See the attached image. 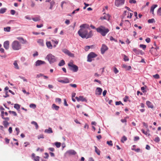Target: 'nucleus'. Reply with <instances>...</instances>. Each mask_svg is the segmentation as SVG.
I'll return each mask as SVG.
<instances>
[{
    "label": "nucleus",
    "instance_id": "nucleus-26",
    "mask_svg": "<svg viewBox=\"0 0 161 161\" xmlns=\"http://www.w3.org/2000/svg\"><path fill=\"white\" fill-rule=\"evenodd\" d=\"M95 151L98 155H100V150L97 148V147L95 146Z\"/></svg>",
    "mask_w": 161,
    "mask_h": 161
},
{
    "label": "nucleus",
    "instance_id": "nucleus-12",
    "mask_svg": "<svg viewBox=\"0 0 161 161\" xmlns=\"http://www.w3.org/2000/svg\"><path fill=\"white\" fill-rule=\"evenodd\" d=\"M76 153L73 150H70L67 151L65 154L68 155H74L76 154Z\"/></svg>",
    "mask_w": 161,
    "mask_h": 161
},
{
    "label": "nucleus",
    "instance_id": "nucleus-58",
    "mask_svg": "<svg viewBox=\"0 0 161 161\" xmlns=\"http://www.w3.org/2000/svg\"><path fill=\"white\" fill-rule=\"evenodd\" d=\"M129 3H136V1H135V0H130L129 1Z\"/></svg>",
    "mask_w": 161,
    "mask_h": 161
},
{
    "label": "nucleus",
    "instance_id": "nucleus-64",
    "mask_svg": "<svg viewBox=\"0 0 161 161\" xmlns=\"http://www.w3.org/2000/svg\"><path fill=\"white\" fill-rule=\"evenodd\" d=\"M146 41L148 43L150 42V39L149 38H147L146 39Z\"/></svg>",
    "mask_w": 161,
    "mask_h": 161
},
{
    "label": "nucleus",
    "instance_id": "nucleus-18",
    "mask_svg": "<svg viewBox=\"0 0 161 161\" xmlns=\"http://www.w3.org/2000/svg\"><path fill=\"white\" fill-rule=\"evenodd\" d=\"M133 51L136 55L139 54L142 52L141 50L136 48L133 49Z\"/></svg>",
    "mask_w": 161,
    "mask_h": 161
},
{
    "label": "nucleus",
    "instance_id": "nucleus-11",
    "mask_svg": "<svg viewBox=\"0 0 161 161\" xmlns=\"http://www.w3.org/2000/svg\"><path fill=\"white\" fill-rule=\"evenodd\" d=\"M45 61L41 60H37L35 64V66H40L42 65L45 64Z\"/></svg>",
    "mask_w": 161,
    "mask_h": 161
},
{
    "label": "nucleus",
    "instance_id": "nucleus-56",
    "mask_svg": "<svg viewBox=\"0 0 161 161\" xmlns=\"http://www.w3.org/2000/svg\"><path fill=\"white\" fill-rule=\"evenodd\" d=\"M15 130L17 131L16 135H18L19 132V128H15Z\"/></svg>",
    "mask_w": 161,
    "mask_h": 161
},
{
    "label": "nucleus",
    "instance_id": "nucleus-27",
    "mask_svg": "<svg viewBox=\"0 0 161 161\" xmlns=\"http://www.w3.org/2000/svg\"><path fill=\"white\" fill-rule=\"evenodd\" d=\"M65 64V62L64 60H62L58 64V65L60 66H61L64 65Z\"/></svg>",
    "mask_w": 161,
    "mask_h": 161
},
{
    "label": "nucleus",
    "instance_id": "nucleus-4",
    "mask_svg": "<svg viewBox=\"0 0 161 161\" xmlns=\"http://www.w3.org/2000/svg\"><path fill=\"white\" fill-rule=\"evenodd\" d=\"M68 66L69 69L74 72H76L78 70V68L77 66L73 64L72 62H70L68 64Z\"/></svg>",
    "mask_w": 161,
    "mask_h": 161
},
{
    "label": "nucleus",
    "instance_id": "nucleus-48",
    "mask_svg": "<svg viewBox=\"0 0 161 161\" xmlns=\"http://www.w3.org/2000/svg\"><path fill=\"white\" fill-rule=\"evenodd\" d=\"M39 158H40L39 156H37L35 157V158H33V159L35 161H39Z\"/></svg>",
    "mask_w": 161,
    "mask_h": 161
},
{
    "label": "nucleus",
    "instance_id": "nucleus-53",
    "mask_svg": "<svg viewBox=\"0 0 161 161\" xmlns=\"http://www.w3.org/2000/svg\"><path fill=\"white\" fill-rule=\"evenodd\" d=\"M61 99L59 98H57L56 99V101L60 103L61 102Z\"/></svg>",
    "mask_w": 161,
    "mask_h": 161
},
{
    "label": "nucleus",
    "instance_id": "nucleus-37",
    "mask_svg": "<svg viewBox=\"0 0 161 161\" xmlns=\"http://www.w3.org/2000/svg\"><path fill=\"white\" fill-rule=\"evenodd\" d=\"M4 29L5 31L9 32L10 31V27H7L4 28Z\"/></svg>",
    "mask_w": 161,
    "mask_h": 161
},
{
    "label": "nucleus",
    "instance_id": "nucleus-19",
    "mask_svg": "<svg viewBox=\"0 0 161 161\" xmlns=\"http://www.w3.org/2000/svg\"><path fill=\"white\" fill-rule=\"evenodd\" d=\"M157 7V4H155L152 6L150 9V12L152 13V14L154 15V9Z\"/></svg>",
    "mask_w": 161,
    "mask_h": 161
},
{
    "label": "nucleus",
    "instance_id": "nucleus-45",
    "mask_svg": "<svg viewBox=\"0 0 161 161\" xmlns=\"http://www.w3.org/2000/svg\"><path fill=\"white\" fill-rule=\"evenodd\" d=\"M140 47L141 48H143V49H145L146 48V46L145 45L140 44Z\"/></svg>",
    "mask_w": 161,
    "mask_h": 161
},
{
    "label": "nucleus",
    "instance_id": "nucleus-33",
    "mask_svg": "<svg viewBox=\"0 0 161 161\" xmlns=\"http://www.w3.org/2000/svg\"><path fill=\"white\" fill-rule=\"evenodd\" d=\"M55 3V2L54 1H53L50 3V6L49 8L50 9H52L53 8V7Z\"/></svg>",
    "mask_w": 161,
    "mask_h": 161
},
{
    "label": "nucleus",
    "instance_id": "nucleus-44",
    "mask_svg": "<svg viewBox=\"0 0 161 161\" xmlns=\"http://www.w3.org/2000/svg\"><path fill=\"white\" fill-rule=\"evenodd\" d=\"M153 77L156 79H158L159 78V76L158 74L153 75Z\"/></svg>",
    "mask_w": 161,
    "mask_h": 161
},
{
    "label": "nucleus",
    "instance_id": "nucleus-13",
    "mask_svg": "<svg viewBox=\"0 0 161 161\" xmlns=\"http://www.w3.org/2000/svg\"><path fill=\"white\" fill-rule=\"evenodd\" d=\"M102 88L100 87H97L95 91V94L96 95H101L102 92Z\"/></svg>",
    "mask_w": 161,
    "mask_h": 161
},
{
    "label": "nucleus",
    "instance_id": "nucleus-59",
    "mask_svg": "<svg viewBox=\"0 0 161 161\" xmlns=\"http://www.w3.org/2000/svg\"><path fill=\"white\" fill-rule=\"evenodd\" d=\"M57 81L59 82H61V83H64V81H63V80H60V79L59 78H58L57 79Z\"/></svg>",
    "mask_w": 161,
    "mask_h": 161
},
{
    "label": "nucleus",
    "instance_id": "nucleus-20",
    "mask_svg": "<svg viewBox=\"0 0 161 161\" xmlns=\"http://www.w3.org/2000/svg\"><path fill=\"white\" fill-rule=\"evenodd\" d=\"M146 104L148 108H153V105L152 103L150 101H147L146 102Z\"/></svg>",
    "mask_w": 161,
    "mask_h": 161
},
{
    "label": "nucleus",
    "instance_id": "nucleus-5",
    "mask_svg": "<svg viewBox=\"0 0 161 161\" xmlns=\"http://www.w3.org/2000/svg\"><path fill=\"white\" fill-rule=\"evenodd\" d=\"M46 58L50 64L53 63L56 61V58L51 54H48L46 57Z\"/></svg>",
    "mask_w": 161,
    "mask_h": 161
},
{
    "label": "nucleus",
    "instance_id": "nucleus-15",
    "mask_svg": "<svg viewBox=\"0 0 161 161\" xmlns=\"http://www.w3.org/2000/svg\"><path fill=\"white\" fill-rule=\"evenodd\" d=\"M46 45L47 47L49 49H52L53 47L50 41H47L46 42Z\"/></svg>",
    "mask_w": 161,
    "mask_h": 161
},
{
    "label": "nucleus",
    "instance_id": "nucleus-34",
    "mask_svg": "<svg viewBox=\"0 0 161 161\" xmlns=\"http://www.w3.org/2000/svg\"><path fill=\"white\" fill-rule=\"evenodd\" d=\"M55 144L57 147L59 148L60 147L61 143L59 142H56L55 143Z\"/></svg>",
    "mask_w": 161,
    "mask_h": 161
},
{
    "label": "nucleus",
    "instance_id": "nucleus-57",
    "mask_svg": "<svg viewBox=\"0 0 161 161\" xmlns=\"http://www.w3.org/2000/svg\"><path fill=\"white\" fill-rule=\"evenodd\" d=\"M43 76V75L42 74H38L36 75V78H39L40 77Z\"/></svg>",
    "mask_w": 161,
    "mask_h": 161
},
{
    "label": "nucleus",
    "instance_id": "nucleus-29",
    "mask_svg": "<svg viewBox=\"0 0 161 161\" xmlns=\"http://www.w3.org/2000/svg\"><path fill=\"white\" fill-rule=\"evenodd\" d=\"M31 123L32 124L34 125L35 126L36 129H38L39 127L37 123L36 122L34 121H33L31 122Z\"/></svg>",
    "mask_w": 161,
    "mask_h": 161
},
{
    "label": "nucleus",
    "instance_id": "nucleus-2",
    "mask_svg": "<svg viewBox=\"0 0 161 161\" xmlns=\"http://www.w3.org/2000/svg\"><path fill=\"white\" fill-rule=\"evenodd\" d=\"M97 31L100 33L103 36H104L108 33L109 30L108 29L105 28L104 27L101 26L96 29Z\"/></svg>",
    "mask_w": 161,
    "mask_h": 161
},
{
    "label": "nucleus",
    "instance_id": "nucleus-25",
    "mask_svg": "<svg viewBox=\"0 0 161 161\" xmlns=\"http://www.w3.org/2000/svg\"><path fill=\"white\" fill-rule=\"evenodd\" d=\"M52 108H54L56 110H58L59 107L58 106L56 105L55 104H53L52 105Z\"/></svg>",
    "mask_w": 161,
    "mask_h": 161
},
{
    "label": "nucleus",
    "instance_id": "nucleus-62",
    "mask_svg": "<svg viewBox=\"0 0 161 161\" xmlns=\"http://www.w3.org/2000/svg\"><path fill=\"white\" fill-rule=\"evenodd\" d=\"M132 150H135V151H136V152H139L140 151V150L139 148H137L136 149H133V148H132Z\"/></svg>",
    "mask_w": 161,
    "mask_h": 161
},
{
    "label": "nucleus",
    "instance_id": "nucleus-46",
    "mask_svg": "<svg viewBox=\"0 0 161 161\" xmlns=\"http://www.w3.org/2000/svg\"><path fill=\"white\" fill-rule=\"evenodd\" d=\"M154 141L155 142H158L160 141V139L159 137L157 136V137H155V139L154 140Z\"/></svg>",
    "mask_w": 161,
    "mask_h": 161
},
{
    "label": "nucleus",
    "instance_id": "nucleus-7",
    "mask_svg": "<svg viewBox=\"0 0 161 161\" xmlns=\"http://www.w3.org/2000/svg\"><path fill=\"white\" fill-rule=\"evenodd\" d=\"M125 0H115V5L117 7H119L124 4Z\"/></svg>",
    "mask_w": 161,
    "mask_h": 161
},
{
    "label": "nucleus",
    "instance_id": "nucleus-31",
    "mask_svg": "<svg viewBox=\"0 0 161 161\" xmlns=\"http://www.w3.org/2000/svg\"><path fill=\"white\" fill-rule=\"evenodd\" d=\"M63 81L64 83H67L69 82V81L67 78H64Z\"/></svg>",
    "mask_w": 161,
    "mask_h": 161
},
{
    "label": "nucleus",
    "instance_id": "nucleus-10",
    "mask_svg": "<svg viewBox=\"0 0 161 161\" xmlns=\"http://www.w3.org/2000/svg\"><path fill=\"white\" fill-rule=\"evenodd\" d=\"M108 49V48L105 44H103L102 47L101 48V53L102 54H103L106 51H107Z\"/></svg>",
    "mask_w": 161,
    "mask_h": 161
},
{
    "label": "nucleus",
    "instance_id": "nucleus-55",
    "mask_svg": "<svg viewBox=\"0 0 161 161\" xmlns=\"http://www.w3.org/2000/svg\"><path fill=\"white\" fill-rule=\"evenodd\" d=\"M15 11L14 10H11L10 11V13L12 15H14L15 14Z\"/></svg>",
    "mask_w": 161,
    "mask_h": 161
},
{
    "label": "nucleus",
    "instance_id": "nucleus-8",
    "mask_svg": "<svg viewBox=\"0 0 161 161\" xmlns=\"http://www.w3.org/2000/svg\"><path fill=\"white\" fill-rule=\"evenodd\" d=\"M150 51L152 54L154 56H157L159 54L157 50L154 49V47H152Z\"/></svg>",
    "mask_w": 161,
    "mask_h": 161
},
{
    "label": "nucleus",
    "instance_id": "nucleus-36",
    "mask_svg": "<svg viewBox=\"0 0 161 161\" xmlns=\"http://www.w3.org/2000/svg\"><path fill=\"white\" fill-rule=\"evenodd\" d=\"M9 113L10 114H12L14 115L15 116H16L17 115V114L16 112L14 111H8Z\"/></svg>",
    "mask_w": 161,
    "mask_h": 161
},
{
    "label": "nucleus",
    "instance_id": "nucleus-35",
    "mask_svg": "<svg viewBox=\"0 0 161 161\" xmlns=\"http://www.w3.org/2000/svg\"><path fill=\"white\" fill-rule=\"evenodd\" d=\"M62 51L63 52H64V53L66 54H67L68 55V53L69 52V51L66 49H64L62 50Z\"/></svg>",
    "mask_w": 161,
    "mask_h": 161
},
{
    "label": "nucleus",
    "instance_id": "nucleus-1",
    "mask_svg": "<svg viewBox=\"0 0 161 161\" xmlns=\"http://www.w3.org/2000/svg\"><path fill=\"white\" fill-rule=\"evenodd\" d=\"M78 31V33L79 36L82 38L88 39L90 38L93 36V31H90L89 32L88 29H90L88 25L85 24L81 25Z\"/></svg>",
    "mask_w": 161,
    "mask_h": 161
},
{
    "label": "nucleus",
    "instance_id": "nucleus-49",
    "mask_svg": "<svg viewBox=\"0 0 161 161\" xmlns=\"http://www.w3.org/2000/svg\"><path fill=\"white\" fill-rule=\"evenodd\" d=\"M124 60L125 61H128L129 59L127 56H126L125 55H124Z\"/></svg>",
    "mask_w": 161,
    "mask_h": 161
},
{
    "label": "nucleus",
    "instance_id": "nucleus-51",
    "mask_svg": "<svg viewBox=\"0 0 161 161\" xmlns=\"http://www.w3.org/2000/svg\"><path fill=\"white\" fill-rule=\"evenodd\" d=\"M8 91H5L6 95L5 96H3V97L5 98L8 97L9 96V95H8Z\"/></svg>",
    "mask_w": 161,
    "mask_h": 161
},
{
    "label": "nucleus",
    "instance_id": "nucleus-24",
    "mask_svg": "<svg viewBox=\"0 0 161 161\" xmlns=\"http://www.w3.org/2000/svg\"><path fill=\"white\" fill-rule=\"evenodd\" d=\"M7 9L6 8H2L0 9V14H3L6 12Z\"/></svg>",
    "mask_w": 161,
    "mask_h": 161
},
{
    "label": "nucleus",
    "instance_id": "nucleus-32",
    "mask_svg": "<svg viewBox=\"0 0 161 161\" xmlns=\"http://www.w3.org/2000/svg\"><path fill=\"white\" fill-rule=\"evenodd\" d=\"M127 140V138L125 136H123L121 140V142L122 143H124L125 141Z\"/></svg>",
    "mask_w": 161,
    "mask_h": 161
},
{
    "label": "nucleus",
    "instance_id": "nucleus-42",
    "mask_svg": "<svg viewBox=\"0 0 161 161\" xmlns=\"http://www.w3.org/2000/svg\"><path fill=\"white\" fill-rule=\"evenodd\" d=\"M107 144L109 145V146H113V143H112V142L111 141H108L107 142Z\"/></svg>",
    "mask_w": 161,
    "mask_h": 161
},
{
    "label": "nucleus",
    "instance_id": "nucleus-9",
    "mask_svg": "<svg viewBox=\"0 0 161 161\" xmlns=\"http://www.w3.org/2000/svg\"><path fill=\"white\" fill-rule=\"evenodd\" d=\"M75 98L78 102L81 101L82 102H86L87 101V100L86 98L84 97L83 96H80L79 97H76Z\"/></svg>",
    "mask_w": 161,
    "mask_h": 161
},
{
    "label": "nucleus",
    "instance_id": "nucleus-43",
    "mask_svg": "<svg viewBox=\"0 0 161 161\" xmlns=\"http://www.w3.org/2000/svg\"><path fill=\"white\" fill-rule=\"evenodd\" d=\"M30 107L31 108H35L36 107V105L34 104H31L30 105Z\"/></svg>",
    "mask_w": 161,
    "mask_h": 161
},
{
    "label": "nucleus",
    "instance_id": "nucleus-22",
    "mask_svg": "<svg viewBox=\"0 0 161 161\" xmlns=\"http://www.w3.org/2000/svg\"><path fill=\"white\" fill-rule=\"evenodd\" d=\"M14 65V68L17 69H19V67L18 66V64L17 63V61H15L13 64Z\"/></svg>",
    "mask_w": 161,
    "mask_h": 161
},
{
    "label": "nucleus",
    "instance_id": "nucleus-47",
    "mask_svg": "<svg viewBox=\"0 0 161 161\" xmlns=\"http://www.w3.org/2000/svg\"><path fill=\"white\" fill-rule=\"evenodd\" d=\"M114 72L115 74H116L119 72V70L116 68H114Z\"/></svg>",
    "mask_w": 161,
    "mask_h": 161
},
{
    "label": "nucleus",
    "instance_id": "nucleus-28",
    "mask_svg": "<svg viewBox=\"0 0 161 161\" xmlns=\"http://www.w3.org/2000/svg\"><path fill=\"white\" fill-rule=\"evenodd\" d=\"M3 125L5 127H7L9 125V123L8 122H7L6 121H4L3 122Z\"/></svg>",
    "mask_w": 161,
    "mask_h": 161
},
{
    "label": "nucleus",
    "instance_id": "nucleus-60",
    "mask_svg": "<svg viewBox=\"0 0 161 161\" xmlns=\"http://www.w3.org/2000/svg\"><path fill=\"white\" fill-rule=\"evenodd\" d=\"M121 121L122 123H126L127 122V120L126 119V118H125L124 119H121Z\"/></svg>",
    "mask_w": 161,
    "mask_h": 161
},
{
    "label": "nucleus",
    "instance_id": "nucleus-14",
    "mask_svg": "<svg viewBox=\"0 0 161 161\" xmlns=\"http://www.w3.org/2000/svg\"><path fill=\"white\" fill-rule=\"evenodd\" d=\"M3 47L6 50L8 49L9 47V42L8 41H5L3 43Z\"/></svg>",
    "mask_w": 161,
    "mask_h": 161
},
{
    "label": "nucleus",
    "instance_id": "nucleus-3",
    "mask_svg": "<svg viewBox=\"0 0 161 161\" xmlns=\"http://www.w3.org/2000/svg\"><path fill=\"white\" fill-rule=\"evenodd\" d=\"M12 49L14 50H18L21 49V45L20 43L17 41H14L11 44Z\"/></svg>",
    "mask_w": 161,
    "mask_h": 161
},
{
    "label": "nucleus",
    "instance_id": "nucleus-41",
    "mask_svg": "<svg viewBox=\"0 0 161 161\" xmlns=\"http://www.w3.org/2000/svg\"><path fill=\"white\" fill-rule=\"evenodd\" d=\"M68 55L69 56V57H74V54L73 53H71L69 51L68 53Z\"/></svg>",
    "mask_w": 161,
    "mask_h": 161
},
{
    "label": "nucleus",
    "instance_id": "nucleus-52",
    "mask_svg": "<svg viewBox=\"0 0 161 161\" xmlns=\"http://www.w3.org/2000/svg\"><path fill=\"white\" fill-rule=\"evenodd\" d=\"M2 118L5 120L4 121H6L7 122H8L9 120V118L8 117H5L4 116H3V118Z\"/></svg>",
    "mask_w": 161,
    "mask_h": 161
},
{
    "label": "nucleus",
    "instance_id": "nucleus-40",
    "mask_svg": "<svg viewBox=\"0 0 161 161\" xmlns=\"http://www.w3.org/2000/svg\"><path fill=\"white\" fill-rule=\"evenodd\" d=\"M157 14L158 15H159L160 16H161V7L158 9V11H157Z\"/></svg>",
    "mask_w": 161,
    "mask_h": 161
},
{
    "label": "nucleus",
    "instance_id": "nucleus-17",
    "mask_svg": "<svg viewBox=\"0 0 161 161\" xmlns=\"http://www.w3.org/2000/svg\"><path fill=\"white\" fill-rule=\"evenodd\" d=\"M37 42L42 46H43L44 45V41L43 39H38L37 40Z\"/></svg>",
    "mask_w": 161,
    "mask_h": 161
},
{
    "label": "nucleus",
    "instance_id": "nucleus-54",
    "mask_svg": "<svg viewBox=\"0 0 161 161\" xmlns=\"http://www.w3.org/2000/svg\"><path fill=\"white\" fill-rule=\"evenodd\" d=\"M70 86H71L74 87V88H76L77 87V85L75 84H69Z\"/></svg>",
    "mask_w": 161,
    "mask_h": 161
},
{
    "label": "nucleus",
    "instance_id": "nucleus-16",
    "mask_svg": "<svg viewBox=\"0 0 161 161\" xmlns=\"http://www.w3.org/2000/svg\"><path fill=\"white\" fill-rule=\"evenodd\" d=\"M110 16L109 14H107L103 17H101L100 19H106L109 20L110 19Z\"/></svg>",
    "mask_w": 161,
    "mask_h": 161
},
{
    "label": "nucleus",
    "instance_id": "nucleus-30",
    "mask_svg": "<svg viewBox=\"0 0 161 161\" xmlns=\"http://www.w3.org/2000/svg\"><path fill=\"white\" fill-rule=\"evenodd\" d=\"M14 107L18 110L20 108V105L18 104H15L14 105Z\"/></svg>",
    "mask_w": 161,
    "mask_h": 161
},
{
    "label": "nucleus",
    "instance_id": "nucleus-21",
    "mask_svg": "<svg viewBox=\"0 0 161 161\" xmlns=\"http://www.w3.org/2000/svg\"><path fill=\"white\" fill-rule=\"evenodd\" d=\"M44 132L45 133H51L53 132L51 128H49L48 129H46L44 131Z\"/></svg>",
    "mask_w": 161,
    "mask_h": 161
},
{
    "label": "nucleus",
    "instance_id": "nucleus-63",
    "mask_svg": "<svg viewBox=\"0 0 161 161\" xmlns=\"http://www.w3.org/2000/svg\"><path fill=\"white\" fill-rule=\"evenodd\" d=\"M128 99V97L127 96H125V98L124 99V100L125 102H126Z\"/></svg>",
    "mask_w": 161,
    "mask_h": 161
},
{
    "label": "nucleus",
    "instance_id": "nucleus-23",
    "mask_svg": "<svg viewBox=\"0 0 161 161\" xmlns=\"http://www.w3.org/2000/svg\"><path fill=\"white\" fill-rule=\"evenodd\" d=\"M32 19L34 21L36 22L39 21L41 20L39 16L33 18Z\"/></svg>",
    "mask_w": 161,
    "mask_h": 161
},
{
    "label": "nucleus",
    "instance_id": "nucleus-39",
    "mask_svg": "<svg viewBox=\"0 0 161 161\" xmlns=\"http://www.w3.org/2000/svg\"><path fill=\"white\" fill-rule=\"evenodd\" d=\"M92 46H86L85 47V50L86 51H87L89 49L92 47Z\"/></svg>",
    "mask_w": 161,
    "mask_h": 161
},
{
    "label": "nucleus",
    "instance_id": "nucleus-6",
    "mask_svg": "<svg viewBox=\"0 0 161 161\" xmlns=\"http://www.w3.org/2000/svg\"><path fill=\"white\" fill-rule=\"evenodd\" d=\"M97 56V54L93 52H91L87 56V61L89 62H91L92 60V58H95Z\"/></svg>",
    "mask_w": 161,
    "mask_h": 161
},
{
    "label": "nucleus",
    "instance_id": "nucleus-50",
    "mask_svg": "<svg viewBox=\"0 0 161 161\" xmlns=\"http://www.w3.org/2000/svg\"><path fill=\"white\" fill-rule=\"evenodd\" d=\"M115 104L116 105H118L120 104H122V105H123V104L122 103V102L121 101L116 102H115Z\"/></svg>",
    "mask_w": 161,
    "mask_h": 161
},
{
    "label": "nucleus",
    "instance_id": "nucleus-61",
    "mask_svg": "<svg viewBox=\"0 0 161 161\" xmlns=\"http://www.w3.org/2000/svg\"><path fill=\"white\" fill-rule=\"evenodd\" d=\"M21 42L23 44H26V43H27V41H26V40H24L23 39V40H22V41Z\"/></svg>",
    "mask_w": 161,
    "mask_h": 161
},
{
    "label": "nucleus",
    "instance_id": "nucleus-38",
    "mask_svg": "<svg viewBox=\"0 0 161 161\" xmlns=\"http://www.w3.org/2000/svg\"><path fill=\"white\" fill-rule=\"evenodd\" d=\"M148 22L149 23H153L155 22V20L154 19H149L148 20Z\"/></svg>",
    "mask_w": 161,
    "mask_h": 161
}]
</instances>
